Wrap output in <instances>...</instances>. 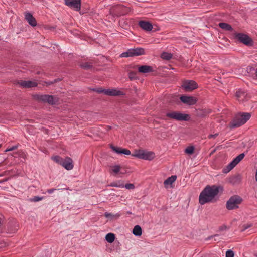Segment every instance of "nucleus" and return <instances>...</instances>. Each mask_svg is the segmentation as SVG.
Segmentation results:
<instances>
[{
	"label": "nucleus",
	"instance_id": "nucleus-16",
	"mask_svg": "<svg viewBox=\"0 0 257 257\" xmlns=\"http://www.w3.org/2000/svg\"><path fill=\"white\" fill-rule=\"evenodd\" d=\"M61 166L67 170H72L74 167L72 159L68 157H65L63 160Z\"/></svg>",
	"mask_w": 257,
	"mask_h": 257
},
{
	"label": "nucleus",
	"instance_id": "nucleus-15",
	"mask_svg": "<svg viewBox=\"0 0 257 257\" xmlns=\"http://www.w3.org/2000/svg\"><path fill=\"white\" fill-rule=\"evenodd\" d=\"M180 100L185 104L188 105H193L197 102L196 98L192 96L183 95L180 98Z\"/></svg>",
	"mask_w": 257,
	"mask_h": 257
},
{
	"label": "nucleus",
	"instance_id": "nucleus-8",
	"mask_svg": "<svg viewBox=\"0 0 257 257\" xmlns=\"http://www.w3.org/2000/svg\"><path fill=\"white\" fill-rule=\"evenodd\" d=\"M65 4L76 11H79L81 9V0H65Z\"/></svg>",
	"mask_w": 257,
	"mask_h": 257
},
{
	"label": "nucleus",
	"instance_id": "nucleus-11",
	"mask_svg": "<svg viewBox=\"0 0 257 257\" xmlns=\"http://www.w3.org/2000/svg\"><path fill=\"white\" fill-rule=\"evenodd\" d=\"M17 84L21 87L26 88H30L36 87L38 85V82L34 81H24L19 80L17 81Z\"/></svg>",
	"mask_w": 257,
	"mask_h": 257
},
{
	"label": "nucleus",
	"instance_id": "nucleus-9",
	"mask_svg": "<svg viewBox=\"0 0 257 257\" xmlns=\"http://www.w3.org/2000/svg\"><path fill=\"white\" fill-rule=\"evenodd\" d=\"M182 87L185 91H191L197 88V84L193 80H185L182 82Z\"/></svg>",
	"mask_w": 257,
	"mask_h": 257
},
{
	"label": "nucleus",
	"instance_id": "nucleus-31",
	"mask_svg": "<svg viewBox=\"0 0 257 257\" xmlns=\"http://www.w3.org/2000/svg\"><path fill=\"white\" fill-rule=\"evenodd\" d=\"M112 187H116L119 188H123L124 185L122 181H118L117 182H112L111 185Z\"/></svg>",
	"mask_w": 257,
	"mask_h": 257
},
{
	"label": "nucleus",
	"instance_id": "nucleus-38",
	"mask_svg": "<svg viewBox=\"0 0 257 257\" xmlns=\"http://www.w3.org/2000/svg\"><path fill=\"white\" fill-rule=\"evenodd\" d=\"M251 224H244L243 226H242V229L241 230L242 231H244L245 230L247 229V228H248L249 227H250L251 226Z\"/></svg>",
	"mask_w": 257,
	"mask_h": 257
},
{
	"label": "nucleus",
	"instance_id": "nucleus-35",
	"mask_svg": "<svg viewBox=\"0 0 257 257\" xmlns=\"http://www.w3.org/2000/svg\"><path fill=\"white\" fill-rule=\"evenodd\" d=\"M136 73L134 72H131L129 73L128 77L131 80L135 79L136 78Z\"/></svg>",
	"mask_w": 257,
	"mask_h": 257
},
{
	"label": "nucleus",
	"instance_id": "nucleus-3",
	"mask_svg": "<svg viewBox=\"0 0 257 257\" xmlns=\"http://www.w3.org/2000/svg\"><path fill=\"white\" fill-rule=\"evenodd\" d=\"M233 36L234 39L247 47L254 46L253 40L247 34L243 33L235 32L234 33Z\"/></svg>",
	"mask_w": 257,
	"mask_h": 257
},
{
	"label": "nucleus",
	"instance_id": "nucleus-22",
	"mask_svg": "<svg viewBox=\"0 0 257 257\" xmlns=\"http://www.w3.org/2000/svg\"><path fill=\"white\" fill-rule=\"evenodd\" d=\"M177 179V177L175 175L171 176V177L167 178L164 182V184L166 188L167 187V186L171 185L173 182L175 181Z\"/></svg>",
	"mask_w": 257,
	"mask_h": 257
},
{
	"label": "nucleus",
	"instance_id": "nucleus-23",
	"mask_svg": "<svg viewBox=\"0 0 257 257\" xmlns=\"http://www.w3.org/2000/svg\"><path fill=\"white\" fill-rule=\"evenodd\" d=\"M139 71L141 73H147L149 72H151L152 70V68L151 67L147 66V65H143L139 67Z\"/></svg>",
	"mask_w": 257,
	"mask_h": 257
},
{
	"label": "nucleus",
	"instance_id": "nucleus-26",
	"mask_svg": "<svg viewBox=\"0 0 257 257\" xmlns=\"http://www.w3.org/2000/svg\"><path fill=\"white\" fill-rule=\"evenodd\" d=\"M64 159V158H63L58 155H56V156L51 157V159L53 161H54L55 163H56L60 165H62Z\"/></svg>",
	"mask_w": 257,
	"mask_h": 257
},
{
	"label": "nucleus",
	"instance_id": "nucleus-17",
	"mask_svg": "<svg viewBox=\"0 0 257 257\" xmlns=\"http://www.w3.org/2000/svg\"><path fill=\"white\" fill-rule=\"evenodd\" d=\"M138 25L146 31H150L153 29L152 24L149 21H140Z\"/></svg>",
	"mask_w": 257,
	"mask_h": 257
},
{
	"label": "nucleus",
	"instance_id": "nucleus-24",
	"mask_svg": "<svg viewBox=\"0 0 257 257\" xmlns=\"http://www.w3.org/2000/svg\"><path fill=\"white\" fill-rule=\"evenodd\" d=\"M143 159L151 160L154 158V154L152 152H146L144 151Z\"/></svg>",
	"mask_w": 257,
	"mask_h": 257
},
{
	"label": "nucleus",
	"instance_id": "nucleus-30",
	"mask_svg": "<svg viewBox=\"0 0 257 257\" xmlns=\"http://www.w3.org/2000/svg\"><path fill=\"white\" fill-rule=\"evenodd\" d=\"M105 239L108 242L112 243L115 239V235L113 233H109L106 235Z\"/></svg>",
	"mask_w": 257,
	"mask_h": 257
},
{
	"label": "nucleus",
	"instance_id": "nucleus-19",
	"mask_svg": "<svg viewBox=\"0 0 257 257\" xmlns=\"http://www.w3.org/2000/svg\"><path fill=\"white\" fill-rule=\"evenodd\" d=\"M121 167L120 165H114L111 166V169L109 170L110 173L113 174V175H116L120 174H124L121 172Z\"/></svg>",
	"mask_w": 257,
	"mask_h": 257
},
{
	"label": "nucleus",
	"instance_id": "nucleus-46",
	"mask_svg": "<svg viewBox=\"0 0 257 257\" xmlns=\"http://www.w3.org/2000/svg\"><path fill=\"white\" fill-rule=\"evenodd\" d=\"M55 28V27H49V29H50V30L54 29Z\"/></svg>",
	"mask_w": 257,
	"mask_h": 257
},
{
	"label": "nucleus",
	"instance_id": "nucleus-36",
	"mask_svg": "<svg viewBox=\"0 0 257 257\" xmlns=\"http://www.w3.org/2000/svg\"><path fill=\"white\" fill-rule=\"evenodd\" d=\"M124 187H125L127 189H133L135 188V186L133 184H126L124 185Z\"/></svg>",
	"mask_w": 257,
	"mask_h": 257
},
{
	"label": "nucleus",
	"instance_id": "nucleus-6",
	"mask_svg": "<svg viewBox=\"0 0 257 257\" xmlns=\"http://www.w3.org/2000/svg\"><path fill=\"white\" fill-rule=\"evenodd\" d=\"M242 199L237 196L231 197L226 203V208L228 210H232L238 208V205L241 203Z\"/></svg>",
	"mask_w": 257,
	"mask_h": 257
},
{
	"label": "nucleus",
	"instance_id": "nucleus-5",
	"mask_svg": "<svg viewBox=\"0 0 257 257\" xmlns=\"http://www.w3.org/2000/svg\"><path fill=\"white\" fill-rule=\"evenodd\" d=\"M166 116L177 121H187L189 118L188 114H183L178 111H170L166 113Z\"/></svg>",
	"mask_w": 257,
	"mask_h": 257
},
{
	"label": "nucleus",
	"instance_id": "nucleus-40",
	"mask_svg": "<svg viewBox=\"0 0 257 257\" xmlns=\"http://www.w3.org/2000/svg\"><path fill=\"white\" fill-rule=\"evenodd\" d=\"M41 200H42V198H40V197H38V196H36V197H35L33 199V201H34V202L39 201H40Z\"/></svg>",
	"mask_w": 257,
	"mask_h": 257
},
{
	"label": "nucleus",
	"instance_id": "nucleus-14",
	"mask_svg": "<svg viewBox=\"0 0 257 257\" xmlns=\"http://www.w3.org/2000/svg\"><path fill=\"white\" fill-rule=\"evenodd\" d=\"M25 19L28 22L29 24L32 27H35L37 25V22L35 18V17L33 16V15L30 12H25Z\"/></svg>",
	"mask_w": 257,
	"mask_h": 257
},
{
	"label": "nucleus",
	"instance_id": "nucleus-32",
	"mask_svg": "<svg viewBox=\"0 0 257 257\" xmlns=\"http://www.w3.org/2000/svg\"><path fill=\"white\" fill-rule=\"evenodd\" d=\"M194 148L193 146L188 147L185 150V152L188 154H192L194 152Z\"/></svg>",
	"mask_w": 257,
	"mask_h": 257
},
{
	"label": "nucleus",
	"instance_id": "nucleus-25",
	"mask_svg": "<svg viewBox=\"0 0 257 257\" xmlns=\"http://www.w3.org/2000/svg\"><path fill=\"white\" fill-rule=\"evenodd\" d=\"M144 151L143 150H135L132 154L133 156L143 159Z\"/></svg>",
	"mask_w": 257,
	"mask_h": 257
},
{
	"label": "nucleus",
	"instance_id": "nucleus-7",
	"mask_svg": "<svg viewBox=\"0 0 257 257\" xmlns=\"http://www.w3.org/2000/svg\"><path fill=\"white\" fill-rule=\"evenodd\" d=\"M144 54V49H128L126 52L122 53L121 57H128L141 55Z\"/></svg>",
	"mask_w": 257,
	"mask_h": 257
},
{
	"label": "nucleus",
	"instance_id": "nucleus-42",
	"mask_svg": "<svg viewBox=\"0 0 257 257\" xmlns=\"http://www.w3.org/2000/svg\"><path fill=\"white\" fill-rule=\"evenodd\" d=\"M56 189H50L47 190V192L49 194H51L54 192L55 190H56Z\"/></svg>",
	"mask_w": 257,
	"mask_h": 257
},
{
	"label": "nucleus",
	"instance_id": "nucleus-13",
	"mask_svg": "<svg viewBox=\"0 0 257 257\" xmlns=\"http://www.w3.org/2000/svg\"><path fill=\"white\" fill-rule=\"evenodd\" d=\"M244 157V154L241 153L234 158L227 166V171L226 172H229L232 170L241 160L243 159Z\"/></svg>",
	"mask_w": 257,
	"mask_h": 257
},
{
	"label": "nucleus",
	"instance_id": "nucleus-27",
	"mask_svg": "<svg viewBox=\"0 0 257 257\" xmlns=\"http://www.w3.org/2000/svg\"><path fill=\"white\" fill-rule=\"evenodd\" d=\"M245 96V93L242 91H238L236 93V96L239 101H243Z\"/></svg>",
	"mask_w": 257,
	"mask_h": 257
},
{
	"label": "nucleus",
	"instance_id": "nucleus-28",
	"mask_svg": "<svg viewBox=\"0 0 257 257\" xmlns=\"http://www.w3.org/2000/svg\"><path fill=\"white\" fill-rule=\"evenodd\" d=\"M133 233L136 236H140L142 234V229L139 225L135 226L133 230Z\"/></svg>",
	"mask_w": 257,
	"mask_h": 257
},
{
	"label": "nucleus",
	"instance_id": "nucleus-21",
	"mask_svg": "<svg viewBox=\"0 0 257 257\" xmlns=\"http://www.w3.org/2000/svg\"><path fill=\"white\" fill-rule=\"evenodd\" d=\"M218 26L220 28L226 31H232L233 30L232 26L230 24L226 23H219L218 24Z\"/></svg>",
	"mask_w": 257,
	"mask_h": 257
},
{
	"label": "nucleus",
	"instance_id": "nucleus-41",
	"mask_svg": "<svg viewBox=\"0 0 257 257\" xmlns=\"http://www.w3.org/2000/svg\"><path fill=\"white\" fill-rule=\"evenodd\" d=\"M218 136V134H214V135H210L208 136V138L209 139H211V138H216L217 136Z\"/></svg>",
	"mask_w": 257,
	"mask_h": 257
},
{
	"label": "nucleus",
	"instance_id": "nucleus-29",
	"mask_svg": "<svg viewBox=\"0 0 257 257\" xmlns=\"http://www.w3.org/2000/svg\"><path fill=\"white\" fill-rule=\"evenodd\" d=\"M161 57L164 60H169L172 58V54L168 52H163L161 55Z\"/></svg>",
	"mask_w": 257,
	"mask_h": 257
},
{
	"label": "nucleus",
	"instance_id": "nucleus-20",
	"mask_svg": "<svg viewBox=\"0 0 257 257\" xmlns=\"http://www.w3.org/2000/svg\"><path fill=\"white\" fill-rule=\"evenodd\" d=\"M81 68L85 70H91L93 68V64L91 61L81 62L79 64Z\"/></svg>",
	"mask_w": 257,
	"mask_h": 257
},
{
	"label": "nucleus",
	"instance_id": "nucleus-45",
	"mask_svg": "<svg viewBox=\"0 0 257 257\" xmlns=\"http://www.w3.org/2000/svg\"><path fill=\"white\" fill-rule=\"evenodd\" d=\"M254 77L257 79V68L255 70Z\"/></svg>",
	"mask_w": 257,
	"mask_h": 257
},
{
	"label": "nucleus",
	"instance_id": "nucleus-39",
	"mask_svg": "<svg viewBox=\"0 0 257 257\" xmlns=\"http://www.w3.org/2000/svg\"><path fill=\"white\" fill-rule=\"evenodd\" d=\"M17 148V146H13L12 147H11V148H10L9 149H7L6 150V151L7 152V151H11L15 150Z\"/></svg>",
	"mask_w": 257,
	"mask_h": 257
},
{
	"label": "nucleus",
	"instance_id": "nucleus-34",
	"mask_svg": "<svg viewBox=\"0 0 257 257\" xmlns=\"http://www.w3.org/2000/svg\"><path fill=\"white\" fill-rule=\"evenodd\" d=\"M234 256V252L231 250H228L226 252V257H233Z\"/></svg>",
	"mask_w": 257,
	"mask_h": 257
},
{
	"label": "nucleus",
	"instance_id": "nucleus-10",
	"mask_svg": "<svg viewBox=\"0 0 257 257\" xmlns=\"http://www.w3.org/2000/svg\"><path fill=\"white\" fill-rule=\"evenodd\" d=\"M114 13L117 16L124 15L128 13L130 9L122 5H117L114 9Z\"/></svg>",
	"mask_w": 257,
	"mask_h": 257
},
{
	"label": "nucleus",
	"instance_id": "nucleus-4",
	"mask_svg": "<svg viewBox=\"0 0 257 257\" xmlns=\"http://www.w3.org/2000/svg\"><path fill=\"white\" fill-rule=\"evenodd\" d=\"M33 98L38 102H47L50 104H55L58 101L57 97L49 95L35 94Z\"/></svg>",
	"mask_w": 257,
	"mask_h": 257
},
{
	"label": "nucleus",
	"instance_id": "nucleus-44",
	"mask_svg": "<svg viewBox=\"0 0 257 257\" xmlns=\"http://www.w3.org/2000/svg\"><path fill=\"white\" fill-rule=\"evenodd\" d=\"M58 46L56 44H51V45L50 46V48H55V47H58Z\"/></svg>",
	"mask_w": 257,
	"mask_h": 257
},
{
	"label": "nucleus",
	"instance_id": "nucleus-43",
	"mask_svg": "<svg viewBox=\"0 0 257 257\" xmlns=\"http://www.w3.org/2000/svg\"><path fill=\"white\" fill-rule=\"evenodd\" d=\"M219 237V235H217V234H216L214 236H211L208 237L206 239L207 240H210L213 237L216 238V237Z\"/></svg>",
	"mask_w": 257,
	"mask_h": 257
},
{
	"label": "nucleus",
	"instance_id": "nucleus-47",
	"mask_svg": "<svg viewBox=\"0 0 257 257\" xmlns=\"http://www.w3.org/2000/svg\"><path fill=\"white\" fill-rule=\"evenodd\" d=\"M107 130L110 129V126H107Z\"/></svg>",
	"mask_w": 257,
	"mask_h": 257
},
{
	"label": "nucleus",
	"instance_id": "nucleus-33",
	"mask_svg": "<svg viewBox=\"0 0 257 257\" xmlns=\"http://www.w3.org/2000/svg\"><path fill=\"white\" fill-rule=\"evenodd\" d=\"M104 216L106 218H112L113 217H118L119 216V215H117V214L114 215L112 213H108L107 212H106L104 214Z\"/></svg>",
	"mask_w": 257,
	"mask_h": 257
},
{
	"label": "nucleus",
	"instance_id": "nucleus-18",
	"mask_svg": "<svg viewBox=\"0 0 257 257\" xmlns=\"http://www.w3.org/2000/svg\"><path fill=\"white\" fill-rule=\"evenodd\" d=\"M111 148L113 151L119 154H123L127 155L131 154L130 151L126 149H122L121 148L115 147L113 145L111 146Z\"/></svg>",
	"mask_w": 257,
	"mask_h": 257
},
{
	"label": "nucleus",
	"instance_id": "nucleus-2",
	"mask_svg": "<svg viewBox=\"0 0 257 257\" xmlns=\"http://www.w3.org/2000/svg\"><path fill=\"white\" fill-rule=\"evenodd\" d=\"M251 116L249 113H240L235 116L230 124L231 127H237L243 124L249 120Z\"/></svg>",
	"mask_w": 257,
	"mask_h": 257
},
{
	"label": "nucleus",
	"instance_id": "nucleus-1",
	"mask_svg": "<svg viewBox=\"0 0 257 257\" xmlns=\"http://www.w3.org/2000/svg\"><path fill=\"white\" fill-rule=\"evenodd\" d=\"M219 187L216 185L207 186L199 195V203L203 205L208 202H213L219 193Z\"/></svg>",
	"mask_w": 257,
	"mask_h": 257
},
{
	"label": "nucleus",
	"instance_id": "nucleus-37",
	"mask_svg": "<svg viewBox=\"0 0 257 257\" xmlns=\"http://www.w3.org/2000/svg\"><path fill=\"white\" fill-rule=\"evenodd\" d=\"M61 81V79H55V80H54V81H48V82H45V83H46V85H47V86H48V85H51V84H53V83H56V82H58V81Z\"/></svg>",
	"mask_w": 257,
	"mask_h": 257
},
{
	"label": "nucleus",
	"instance_id": "nucleus-12",
	"mask_svg": "<svg viewBox=\"0 0 257 257\" xmlns=\"http://www.w3.org/2000/svg\"><path fill=\"white\" fill-rule=\"evenodd\" d=\"M97 91L99 93H104V94L110 96H119L123 95L122 92L114 89L106 90L99 89H98Z\"/></svg>",
	"mask_w": 257,
	"mask_h": 257
}]
</instances>
